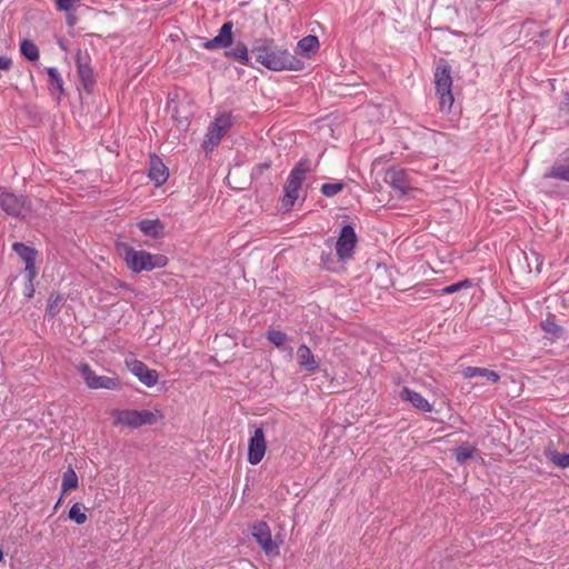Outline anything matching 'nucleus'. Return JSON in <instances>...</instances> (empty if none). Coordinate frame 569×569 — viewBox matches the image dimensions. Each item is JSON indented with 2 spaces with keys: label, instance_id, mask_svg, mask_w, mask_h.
<instances>
[{
  "label": "nucleus",
  "instance_id": "1",
  "mask_svg": "<svg viewBox=\"0 0 569 569\" xmlns=\"http://www.w3.org/2000/svg\"><path fill=\"white\" fill-rule=\"evenodd\" d=\"M252 54L257 62L269 70L299 71L303 68V62L291 54L287 49L278 48L272 40H262L253 46Z\"/></svg>",
  "mask_w": 569,
  "mask_h": 569
},
{
  "label": "nucleus",
  "instance_id": "2",
  "mask_svg": "<svg viewBox=\"0 0 569 569\" xmlns=\"http://www.w3.org/2000/svg\"><path fill=\"white\" fill-rule=\"evenodd\" d=\"M123 260L127 267L136 273L163 268L168 264V258L163 254H152L144 250H134L128 246L123 248Z\"/></svg>",
  "mask_w": 569,
  "mask_h": 569
},
{
  "label": "nucleus",
  "instance_id": "3",
  "mask_svg": "<svg viewBox=\"0 0 569 569\" xmlns=\"http://www.w3.org/2000/svg\"><path fill=\"white\" fill-rule=\"evenodd\" d=\"M311 171L309 160H300L290 171L286 184L283 186V197L281 199V207L283 210L289 211L297 199L306 180L307 174Z\"/></svg>",
  "mask_w": 569,
  "mask_h": 569
},
{
  "label": "nucleus",
  "instance_id": "4",
  "mask_svg": "<svg viewBox=\"0 0 569 569\" xmlns=\"http://www.w3.org/2000/svg\"><path fill=\"white\" fill-rule=\"evenodd\" d=\"M433 77L436 94L439 100V110L442 113H449L455 101L450 66L445 61H440L435 69Z\"/></svg>",
  "mask_w": 569,
  "mask_h": 569
},
{
  "label": "nucleus",
  "instance_id": "5",
  "mask_svg": "<svg viewBox=\"0 0 569 569\" xmlns=\"http://www.w3.org/2000/svg\"><path fill=\"white\" fill-rule=\"evenodd\" d=\"M114 425L117 426H126L129 428H139L146 425H154L159 419L163 416L161 411H150L147 409L143 410H133V409H123L117 410L114 413Z\"/></svg>",
  "mask_w": 569,
  "mask_h": 569
},
{
  "label": "nucleus",
  "instance_id": "6",
  "mask_svg": "<svg viewBox=\"0 0 569 569\" xmlns=\"http://www.w3.org/2000/svg\"><path fill=\"white\" fill-rule=\"evenodd\" d=\"M232 114L231 112L223 111L214 118V120L209 124L206 137L202 142V148L204 150H213L221 142L223 136L230 130L232 127Z\"/></svg>",
  "mask_w": 569,
  "mask_h": 569
},
{
  "label": "nucleus",
  "instance_id": "7",
  "mask_svg": "<svg viewBox=\"0 0 569 569\" xmlns=\"http://www.w3.org/2000/svg\"><path fill=\"white\" fill-rule=\"evenodd\" d=\"M0 207L14 218L29 219L33 213L31 201L27 197L11 192L0 191Z\"/></svg>",
  "mask_w": 569,
  "mask_h": 569
},
{
  "label": "nucleus",
  "instance_id": "8",
  "mask_svg": "<svg viewBox=\"0 0 569 569\" xmlns=\"http://www.w3.org/2000/svg\"><path fill=\"white\" fill-rule=\"evenodd\" d=\"M252 537L261 547L266 556L277 557L280 553L281 539L272 538L270 527L264 521L254 523L251 528Z\"/></svg>",
  "mask_w": 569,
  "mask_h": 569
},
{
  "label": "nucleus",
  "instance_id": "9",
  "mask_svg": "<svg viewBox=\"0 0 569 569\" xmlns=\"http://www.w3.org/2000/svg\"><path fill=\"white\" fill-rule=\"evenodd\" d=\"M78 369L89 389L117 390L120 388L117 377L98 376L88 363H80Z\"/></svg>",
  "mask_w": 569,
  "mask_h": 569
},
{
  "label": "nucleus",
  "instance_id": "10",
  "mask_svg": "<svg viewBox=\"0 0 569 569\" xmlns=\"http://www.w3.org/2000/svg\"><path fill=\"white\" fill-rule=\"evenodd\" d=\"M358 238L353 227L346 224L341 228L336 243V252L341 261L350 259L353 254Z\"/></svg>",
  "mask_w": 569,
  "mask_h": 569
},
{
  "label": "nucleus",
  "instance_id": "11",
  "mask_svg": "<svg viewBox=\"0 0 569 569\" xmlns=\"http://www.w3.org/2000/svg\"><path fill=\"white\" fill-rule=\"evenodd\" d=\"M267 451V440L262 428H257L248 441V461L250 465H258L262 461Z\"/></svg>",
  "mask_w": 569,
  "mask_h": 569
},
{
  "label": "nucleus",
  "instance_id": "12",
  "mask_svg": "<svg viewBox=\"0 0 569 569\" xmlns=\"http://www.w3.org/2000/svg\"><path fill=\"white\" fill-rule=\"evenodd\" d=\"M127 365L131 373L134 375L144 386L150 388L158 383L159 373L156 370L148 368L142 361L132 360L127 362Z\"/></svg>",
  "mask_w": 569,
  "mask_h": 569
},
{
  "label": "nucleus",
  "instance_id": "13",
  "mask_svg": "<svg viewBox=\"0 0 569 569\" xmlns=\"http://www.w3.org/2000/svg\"><path fill=\"white\" fill-rule=\"evenodd\" d=\"M232 28L233 24L231 21L224 22L219 29L218 34L203 43V48L207 50H216L230 47L233 40Z\"/></svg>",
  "mask_w": 569,
  "mask_h": 569
},
{
  "label": "nucleus",
  "instance_id": "14",
  "mask_svg": "<svg viewBox=\"0 0 569 569\" xmlns=\"http://www.w3.org/2000/svg\"><path fill=\"white\" fill-rule=\"evenodd\" d=\"M12 249L26 263L24 273H29V278H36L38 273L36 269L37 251L21 242H14Z\"/></svg>",
  "mask_w": 569,
  "mask_h": 569
},
{
  "label": "nucleus",
  "instance_id": "15",
  "mask_svg": "<svg viewBox=\"0 0 569 569\" xmlns=\"http://www.w3.org/2000/svg\"><path fill=\"white\" fill-rule=\"evenodd\" d=\"M543 178L569 182V154L566 151L543 173Z\"/></svg>",
  "mask_w": 569,
  "mask_h": 569
},
{
  "label": "nucleus",
  "instance_id": "16",
  "mask_svg": "<svg viewBox=\"0 0 569 569\" xmlns=\"http://www.w3.org/2000/svg\"><path fill=\"white\" fill-rule=\"evenodd\" d=\"M386 182L401 196L410 190L407 172L402 169H390L386 172Z\"/></svg>",
  "mask_w": 569,
  "mask_h": 569
},
{
  "label": "nucleus",
  "instance_id": "17",
  "mask_svg": "<svg viewBox=\"0 0 569 569\" xmlns=\"http://www.w3.org/2000/svg\"><path fill=\"white\" fill-rule=\"evenodd\" d=\"M399 396L401 400L411 403L413 408L422 412H430L432 410V406L425 397L408 387H403Z\"/></svg>",
  "mask_w": 569,
  "mask_h": 569
},
{
  "label": "nucleus",
  "instance_id": "18",
  "mask_svg": "<svg viewBox=\"0 0 569 569\" xmlns=\"http://www.w3.org/2000/svg\"><path fill=\"white\" fill-rule=\"evenodd\" d=\"M297 361L307 372L313 373L319 369V362L307 345H300L298 347Z\"/></svg>",
  "mask_w": 569,
  "mask_h": 569
},
{
  "label": "nucleus",
  "instance_id": "19",
  "mask_svg": "<svg viewBox=\"0 0 569 569\" xmlns=\"http://www.w3.org/2000/svg\"><path fill=\"white\" fill-rule=\"evenodd\" d=\"M168 177V168L164 166L162 160L156 156L151 157L149 178L156 183V186H161L167 181Z\"/></svg>",
  "mask_w": 569,
  "mask_h": 569
},
{
  "label": "nucleus",
  "instance_id": "20",
  "mask_svg": "<svg viewBox=\"0 0 569 569\" xmlns=\"http://www.w3.org/2000/svg\"><path fill=\"white\" fill-rule=\"evenodd\" d=\"M137 226L144 236L151 238L159 237L164 230V226L159 219H142Z\"/></svg>",
  "mask_w": 569,
  "mask_h": 569
},
{
  "label": "nucleus",
  "instance_id": "21",
  "mask_svg": "<svg viewBox=\"0 0 569 569\" xmlns=\"http://www.w3.org/2000/svg\"><path fill=\"white\" fill-rule=\"evenodd\" d=\"M319 49V40L316 36H307L300 39L297 43V53L303 57H311Z\"/></svg>",
  "mask_w": 569,
  "mask_h": 569
},
{
  "label": "nucleus",
  "instance_id": "22",
  "mask_svg": "<svg viewBox=\"0 0 569 569\" xmlns=\"http://www.w3.org/2000/svg\"><path fill=\"white\" fill-rule=\"evenodd\" d=\"M463 377L467 379H471L475 377H483L488 381L496 383L499 381L500 376L492 370H489L487 368H479V367H466L462 371Z\"/></svg>",
  "mask_w": 569,
  "mask_h": 569
},
{
  "label": "nucleus",
  "instance_id": "23",
  "mask_svg": "<svg viewBox=\"0 0 569 569\" xmlns=\"http://www.w3.org/2000/svg\"><path fill=\"white\" fill-rule=\"evenodd\" d=\"M226 57L231 58L241 62L242 64H247L249 61L248 49L246 44L238 42L231 50L224 52Z\"/></svg>",
  "mask_w": 569,
  "mask_h": 569
},
{
  "label": "nucleus",
  "instance_id": "24",
  "mask_svg": "<svg viewBox=\"0 0 569 569\" xmlns=\"http://www.w3.org/2000/svg\"><path fill=\"white\" fill-rule=\"evenodd\" d=\"M20 51L29 61H36L39 58L38 47L31 40L24 39L21 41Z\"/></svg>",
  "mask_w": 569,
  "mask_h": 569
},
{
  "label": "nucleus",
  "instance_id": "25",
  "mask_svg": "<svg viewBox=\"0 0 569 569\" xmlns=\"http://www.w3.org/2000/svg\"><path fill=\"white\" fill-rule=\"evenodd\" d=\"M78 487V476L72 468H68L62 476L61 488L63 492L76 489Z\"/></svg>",
  "mask_w": 569,
  "mask_h": 569
},
{
  "label": "nucleus",
  "instance_id": "26",
  "mask_svg": "<svg viewBox=\"0 0 569 569\" xmlns=\"http://www.w3.org/2000/svg\"><path fill=\"white\" fill-rule=\"evenodd\" d=\"M47 73L49 77V86L51 89H56L59 93L63 91V80L60 76V72L54 67L47 68Z\"/></svg>",
  "mask_w": 569,
  "mask_h": 569
},
{
  "label": "nucleus",
  "instance_id": "27",
  "mask_svg": "<svg viewBox=\"0 0 569 569\" xmlns=\"http://www.w3.org/2000/svg\"><path fill=\"white\" fill-rule=\"evenodd\" d=\"M267 339L277 348H283L284 345L289 341V337L287 333L274 329L268 330Z\"/></svg>",
  "mask_w": 569,
  "mask_h": 569
},
{
  "label": "nucleus",
  "instance_id": "28",
  "mask_svg": "<svg viewBox=\"0 0 569 569\" xmlns=\"http://www.w3.org/2000/svg\"><path fill=\"white\" fill-rule=\"evenodd\" d=\"M476 448L469 443H463L455 450L457 461L465 462L473 457Z\"/></svg>",
  "mask_w": 569,
  "mask_h": 569
},
{
  "label": "nucleus",
  "instance_id": "29",
  "mask_svg": "<svg viewBox=\"0 0 569 569\" xmlns=\"http://www.w3.org/2000/svg\"><path fill=\"white\" fill-rule=\"evenodd\" d=\"M549 460L557 467L565 469L569 467V452L560 453L557 451H549L547 453Z\"/></svg>",
  "mask_w": 569,
  "mask_h": 569
},
{
  "label": "nucleus",
  "instance_id": "30",
  "mask_svg": "<svg viewBox=\"0 0 569 569\" xmlns=\"http://www.w3.org/2000/svg\"><path fill=\"white\" fill-rule=\"evenodd\" d=\"M345 188L342 182H329L321 186V193L325 197L331 198L341 192Z\"/></svg>",
  "mask_w": 569,
  "mask_h": 569
},
{
  "label": "nucleus",
  "instance_id": "31",
  "mask_svg": "<svg viewBox=\"0 0 569 569\" xmlns=\"http://www.w3.org/2000/svg\"><path fill=\"white\" fill-rule=\"evenodd\" d=\"M61 303L62 297L60 295H51L47 307V313L51 318L56 317L60 310Z\"/></svg>",
  "mask_w": 569,
  "mask_h": 569
},
{
  "label": "nucleus",
  "instance_id": "32",
  "mask_svg": "<svg viewBox=\"0 0 569 569\" xmlns=\"http://www.w3.org/2000/svg\"><path fill=\"white\" fill-rule=\"evenodd\" d=\"M69 518L77 525H82L87 521V515L82 511L79 503H74L69 510Z\"/></svg>",
  "mask_w": 569,
  "mask_h": 569
},
{
  "label": "nucleus",
  "instance_id": "33",
  "mask_svg": "<svg viewBox=\"0 0 569 569\" xmlns=\"http://www.w3.org/2000/svg\"><path fill=\"white\" fill-rule=\"evenodd\" d=\"M81 0H56L57 9L60 11L69 12L76 10Z\"/></svg>",
  "mask_w": 569,
  "mask_h": 569
},
{
  "label": "nucleus",
  "instance_id": "34",
  "mask_svg": "<svg viewBox=\"0 0 569 569\" xmlns=\"http://www.w3.org/2000/svg\"><path fill=\"white\" fill-rule=\"evenodd\" d=\"M470 284H471V282L468 279H466V280H462V281H459V282H456V283H452L450 286L442 288L441 293L442 295H451V293L459 291L462 288L470 287Z\"/></svg>",
  "mask_w": 569,
  "mask_h": 569
},
{
  "label": "nucleus",
  "instance_id": "35",
  "mask_svg": "<svg viewBox=\"0 0 569 569\" xmlns=\"http://www.w3.org/2000/svg\"><path fill=\"white\" fill-rule=\"evenodd\" d=\"M541 326L547 333H550L553 337H559L562 332V328L551 320L543 321Z\"/></svg>",
  "mask_w": 569,
  "mask_h": 569
},
{
  "label": "nucleus",
  "instance_id": "36",
  "mask_svg": "<svg viewBox=\"0 0 569 569\" xmlns=\"http://www.w3.org/2000/svg\"><path fill=\"white\" fill-rule=\"evenodd\" d=\"M24 278H26V286L23 289V296L27 299H30L34 295V286H33L34 278H29V273H24Z\"/></svg>",
  "mask_w": 569,
  "mask_h": 569
},
{
  "label": "nucleus",
  "instance_id": "37",
  "mask_svg": "<svg viewBox=\"0 0 569 569\" xmlns=\"http://www.w3.org/2000/svg\"><path fill=\"white\" fill-rule=\"evenodd\" d=\"M12 67V59L9 56H0V70L9 71Z\"/></svg>",
  "mask_w": 569,
  "mask_h": 569
},
{
  "label": "nucleus",
  "instance_id": "38",
  "mask_svg": "<svg viewBox=\"0 0 569 569\" xmlns=\"http://www.w3.org/2000/svg\"><path fill=\"white\" fill-rule=\"evenodd\" d=\"M79 73L82 77L83 80L90 79L91 70L89 68H86L83 66H79Z\"/></svg>",
  "mask_w": 569,
  "mask_h": 569
},
{
  "label": "nucleus",
  "instance_id": "39",
  "mask_svg": "<svg viewBox=\"0 0 569 569\" xmlns=\"http://www.w3.org/2000/svg\"><path fill=\"white\" fill-rule=\"evenodd\" d=\"M561 109L569 112V92H567L561 102Z\"/></svg>",
  "mask_w": 569,
  "mask_h": 569
},
{
  "label": "nucleus",
  "instance_id": "40",
  "mask_svg": "<svg viewBox=\"0 0 569 569\" xmlns=\"http://www.w3.org/2000/svg\"><path fill=\"white\" fill-rule=\"evenodd\" d=\"M3 559V552L2 550L0 549V561Z\"/></svg>",
  "mask_w": 569,
  "mask_h": 569
},
{
  "label": "nucleus",
  "instance_id": "41",
  "mask_svg": "<svg viewBox=\"0 0 569 569\" xmlns=\"http://www.w3.org/2000/svg\"><path fill=\"white\" fill-rule=\"evenodd\" d=\"M566 152L569 154V148L566 150Z\"/></svg>",
  "mask_w": 569,
  "mask_h": 569
}]
</instances>
